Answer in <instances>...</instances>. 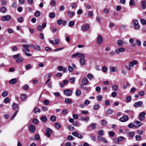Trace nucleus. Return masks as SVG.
<instances>
[{
    "label": "nucleus",
    "mask_w": 146,
    "mask_h": 146,
    "mask_svg": "<svg viewBox=\"0 0 146 146\" xmlns=\"http://www.w3.org/2000/svg\"><path fill=\"white\" fill-rule=\"evenodd\" d=\"M138 63V62L136 60H134L133 61L130 62L129 64V65L125 66V68L128 70H131V68L133 67L134 65H136Z\"/></svg>",
    "instance_id": "1"
},
{
    "label": "nucleus",
    "mask_w": 146,
    "mask_h": 146,
    "mask_svg": "<svg viewBox=\"0 0 146 146\" xmlns=\"http://www.w3.org/2000/svg\"><path fill=\"white\" fill-rule=\"evenodd\" d=\"M11 19V17L10 15H7L3 16L1 18V20L3 21H9Z\"/></svg>",
    "instance_id": "2"
},
{
    "label": "nucleus",
    "mask_w": 146,
    "mask_h": 146,
    "mask_svg": "<svg viewBox=\"0 0 146 146\" xmlns=\"http://www.w3.org/2000/svg\"><path fill=\"white\" fill-rule=\"evenodd\" d=\"M133 23L135 30H138L140 28L138 20L136 19L134 20L133 21Z\"/></svg>",
    "instance_id": "3"
},
{
    "label": "nucleus",
    "mask_w": 146,
    "mask_h": 146,
    "mask_svg": "<svg viewBox=\"0 0 146 146\" xmlns=\"http://www.w3.org/2000/svg\"><path fill=\"white\" fill-rule=\"evenodd\" d=\"M84 56V54L83 53H80L78 52L72 54V58H75L77 57L80 58Z\"/></svg>",
    "instance_id": "4"
},
{
    "label": "nucleus",
    "mask_w": 146,
    "mask_h": 146,
    "mask_svg": "<svg viewBox=\"0 0 146 146\" xmlns=\"http://www.w3.org/2000/svg\"><path fill=\"white\" fill-rule=\"evenodd\" d=\"M52 130L49 128H46V132L45 133L46 135L48 137H50V134L52 133Z\"/></svg>",
    "instance_id": "5"
},
{
    "label": "nucleus",
    "mask_w": 146,
    "mask_h": 146,
    "mask_svg": "<svg viewBox=\"0 0 146 146\" xmlns=\"http://www.w3.org/2000/svg\"><path fill=\"white\" fill-rule=\"evenodd\" d=\"M85 57V56L84 54V56H83L80 58L79 61L80 64L82 65H84L86 64V61L84 58Z\"/></svg>",
    "instance_id": "6"
},
{
    "label": "nucleus",
    "mask_w": 146,
    "mask_h": 146,
    "mask_svg": "<svg viewBox=\"0 0 146 146\" xmlns=\"http://www.w3.org/2000/svg\"><path fill=\"white\" fill-rule=\"evenodd\" d=\"M64 94L66 96H70L71 95L72 91L70 89H66L64 91Z\"/></svg>",
    "instance_id": "7"
},
{
    "label": "nucleus",
    "mask_w": 146,
    "mask_h": 146,
    "mask_svg": "<svg viewBox=\"0 0 146 146\" xmlns=\"http://www.w3.org/2000/svg\"><path fill=\"white\" fill-rule=\"evenodd\" d=\"M125 50V49L123 47H119L116 49L115 51V52L117 54H119L120 52H123Z\"/></svg>",
    "instance_id": "8"
},
{
    "label": "nucleus",
    "mask_w": 146,
    "mask_h": 146,
    "mask_svg": "<svg viewBox=\"0 0 146 146\" xmlns=\"http://www.w3.org/2000/svg\"><path fill=\"white\" fill-rule=\"evenodd\" d=\"M97 43L98 44H102L103 41V38L101 35L98 36L97 38Z\"/></svg>",
    "instance_id": "9"
},
{
    "label": "nucleus",
    "mask_w": 146,
    "mask_h": 146,
    "mask_svg": "<svg viewBox=\"0 0 146 146\" xmlns=\"http://www.w3.org/2000/svg\"><path fill=\"white\" fill-rule=\"evenodd\" d=\"M29 129L30 132L31 133L34 132L36 129L35 126L33 124H30L29 125Z\"/></svg>",
    "instance_id": "10"
},
{
    "label": "nucleus",
    "mask_w": 146,
    "mask_h": 146,
    "mask_svg": "<svg viewBox=\"0 0 146 146\" xmlns=\"http://www.w3.org/2000/svg\"><path fill=\"white\" fill-rule=\"evenodd\" d=\"M146 114V113L145 112H142L140 113L139 116V119L141 121L143 120L145 118V116Z\"/></svg>",
    "instance_id": "11"
},
{
    "label": "nucleus",
    "mask_w": 146,
    "mask_h": 146,
    "mask_svg": "<svg viewBox=\"0 0 146 146\" xmlns=\"http://www.w3.org/2000/svg\"><path fill=\"white\" fill-rule=\"evenodd\" d=\"M88 83V80L86 77H84L82 80V85L83 86L87 85Z\"/></svg>",
    "instance_id": "12"
},
{
    "label": "nucleus",
    "mask_w": 146,
    "mask_h": 146,
    "mask_svg": "<svg viewBox=\"0 0 146 146\" xmlns=\"http://www.w3.org/2000/svg\"><path fill=\"white\" fill-rule=\"evenodd\" d=\"M90 26L87 24L83 25L81 27V29L82 31L88 30L90 29Z\"/></svg>",
    "instance_id": "13"
},
{
    "label": "nucleus",
    "mask_w": 146,
    "mask_h": 146,
    "mask_svg": "<svg viewBox=\"0 0 146 146\" xmlns=\"http://www.w3.org/2000/svg\"><path fill=\"white\" fill-rule=\"evenodd\" d=\"M72 134L74 136L77 137L79 139H81L82 138V135L76 131L73 132L72 133Z\"/></svg>",
    "instance_id": "14"
},
{
    "label": "nucleus",
    "mask_w": 146,
    "mask_h": 146,
    "mask_svg": "<svg viewBox=\"0 0 146 146\" xmlns=\"http://www.w3.org/2000/svg\"><path fill=\"white\" fill-rule=\"evenodd\" d=\"M23 51L25 53L27 52H29L30 51L28 44H25L23 45Z\"/></svg>",
    "instance_id": "15"
},
{
    "label": "nucleus",
    "mask_w": 146,
    "mask_h": 146,
    "mask_svg": "<svg viewBox=\"0 0 146 146\" xmlns=\"http://www.w3.org/2000/svg\"><path fill=\"white\" fill-rule=\"evenodd\" d=\"M128 119V118L127 116L124 115L122 117L120 118L119 120L122 122H125L127 121Z\"/></svg>",
    "instance_id": "16"
},
{
    "label": "nucleus",
    "mask_w": 146,
    "mask_h": 146,
    "mask_svg": "<svg viewBox=\"0 0 146 146\" xmlns=\"http://www.w3.org/2000/svg\"><path fill=\"white\" fill-rule=\"evenodd\" d=\"M143 105V102L141 101H138L135 102L134 105V106L136 108L139 107Z\"/></svg>",
    "instance_id": "17"
},
{
    "label": "nucleus",
    "mask_w": 146,
    "mask_h": 146,
    "mask_svg": "<svg viewBox=\"0 0 146 146\" xmlns=\"http://www.w3.org/2000/svg\"><path fill=\"white\" fill-rule=\"evenodd\" d=\"M110 70L111 72H117L118 69L116 67L110 66Z\"/></svg>",
    "instance_id": "18"
},
{
    "label": "nucleus",
    "mask_w": 146,
    "mask_h": 146,
    "mask_svg": "<svg viewBox=\"0 0 146 146\" xmlns=\"http://www.w3.org/2000/svg\"><path fill=\"white\" fill-rule=\"evenodd\" d=\"M58 70L60 71H63L64 72H66L67 70L66 67H63L61 66H59L58 67Z\"/></svg>",
    "instance_id": "19"
},
{
    "label": "nucleus",
    "mask_w": 146,
    "mask_h": 146,
    "mask_svg": "<svg viewBox=\"0 0 146 146\" xmlns=\"http://www.w3.org/2000/svg\"><path fill=\"white\" fill-rule=\"evenodd\" d=\"M113 112V110L110 109H109L107 110L106 112V113L107 115H111Z\"/></svg>",
    "instance_id": "20"
},
{
    "label": "nucleus",
    "mask_w": 146,
    "mask_h": 146,
    "mask_svg": "<svg viewBox=\"0 0 146 146\" xmlns=\"http://www.w3.org/2000/svg\"><path fill=\"white\" fill-rule=\"evenodd\" d=\"M117 45L119 46H122L124 44V42L123 41L121 40H117Z\"/></svg>",
    "instance_id": "21"
},
{
    "label": "nucleus",
    "mask_w": 146,
    "mask_h": 146,
    "mask_svg": "<svg viewBox=\"0 0 146 146\" xmlns=\"http://www.w3.org/2000/svg\"><path fill=\"white\" fill-rule=\"evenodd\" d=\"M75 14V13L74 12H72L70 11H69L67 12L68 15L69 17H72Z\"/></svg>",
    "instance_id": "22"
},
{
    "label": "nucleus",
    "mask_w": 146,
    "mask_h": 146,
    "mask_svg": "<svg viewBox=\"0 0 146 146\" xmlns=\"http://www.w3.org/2000/svg\"><path fill=\"white\" fill-rule=\"evenodd\" d=\"M135 123L136 124L135 127H140L142 124L141 123L138 121H136L135 122Z\"/></svg>",
    "instance_id": "23"
},
{
    "label": "nucleus",
    "mask_w": 146,
    "mask_h": 146,
    "mask_svg": "<svg viewBox=\"0 0 146 146\" xmlns=\"http://www.w3.org/2000/svg\"><path fill=\"white\" fill-rule=\"evenodd\" d=\"M17 82V79L16 78H13L11 79L9 81V83L11 84H15Z\"/></svg>",
    "instance_id": "24"
},
{
    "label": "nucleus",
    "mask_w": 146,
    "mask_h": 146,
    "mask_svg": "<svg viewBox=\"0 0 146 146\" xmlns=\"http://www.w3.org/2000/svg\"><path fill=\"white\" fill-rule=\"evenodd\" d=\"M141 7L142 9H144L146 7V1L145 0L142 1L141 2Z\"/></svg>",
    "instance_id": "25"
},
{
    "label": "nucleus",
    "mask_w": 146,
    "mask_h": 146,
    "mask_svg": "<svg viewBox=\"0 0 146 146\" xmlns=\"http://www.w3.org/2000/svg\"><path fill=\"white\" fill-rule=\"evenodd\" d=\"M34 49L36 51H40L41 50V48L40 46L38 44H35L34 46Z\"/></svg>",
    "instance_id": "26"
},
{
    "label": "nucleus",
    "mask_w": 146,
    "mask_h": 146,
    "mask_svg": "<svg viewBox=\"0 0 146 146\" xmlns=\"http://www.w3.org/2000/svg\"><path fill=\"white\" fill-rule=\"evenodd\" d=\"M54 127L57 129H60L61 127L60 124L58 122L55 123L54 124Z\"/></svg>",
    "instance_id": "27"
},
{
    "label": "nucleus",
    "mask_w": 146,
    "mask_h": 146,
    "mask_svg": "<svg viewBox=\"0 0 146 146\" xmlns=\"http://www.w3.org/2000/svg\"><path fill=\"white\" fill-rule=\"evenodd\" d=\"M112 89L113 91H117L118 90V86L116 84H114L112 86Z\"/></svg>",
    "instance_id": "28"
},
{
    "label": "nucleus",
    "mask_w": 146,
    "mask_h": 146,
    "mask_svg": "<svg viewBox=\"0 0 146 146\" xmlns=\"http://www.w3.org/2000/svg\"><path fill=\"white\" fill-rule=\"evenodd\" d=\"M65 102L67 104H70L72 103V100L71 99H66L64 100Z\"/></svg>",
    "instance_id": "29"
},
{
    "label": "nucleus",
    "mask_w": 146,
    "mask_h": 146,
    "mask_svg": "<svg viewBox=\"0 0 146 146\" xmlns=\"http://www.w3.org/2000/svg\"><path fill=\"white\" fill-rule=\"evenodd\" d=\"M47 120V118L45 116H42L40 117V120L43 122H46Z\"/></svg>",
    "instance_id": "30"
},
{
    "label": "nucleus",
    "mask_w": 146,
    "mask_h": 146,
    "mask_svg": "<svg viewBox=\"0 0 146 146\" xmlns=\"http://www.w3.org/2000/svg\"><path fill=\"white\" fill-rule=\"evenodd\" d=\"M80 120L82 121H86V122H88L89 120V117H86V118L81 117L80 118Z\"/></svg>",
    "instance_id": "31"
},
{
    "label": "nucleus",
    "mask_w": 146,
    "mask_h": 146,
    "mask_svg": "<svg viewBox=\"0 0 146 146\" xmlns=\"http://www.w3.org/2000/svg\"><path fill=\"white\" fill-rule=\"evenodd\" d=\"M6 11L7 10L6 8L4 7H2L0 9V11L3 13H5Z\"/></svg>",
    "instance_id": "32"
},
{
    "label": "nucleus",
    "mask_w": 146,
    "mask_h": 146,
    "mask_svg": "<svg viewBox=\"0 0 146 146\" xmlns=\"http://www.w3.org/2000/svg\"><path fill=\"white\" fill-rule=\"evenodd\" d=\"M71 6L72 9H76L77 6V3H72L71 4Z\"/></svg>",
    "instance_id": "33"
},
{
    "label": "nucleus",
    "mask_w": 146,
    "mask_h": 146,
    "mask_svg": "<svg viewBox=\"0 0 146 146\" xmlns=\"http://www.w3.org/2000/svg\"><path fill=\"white\" fill-rule=\"evenodd\" d=\"M103 12L104 14H107L109 13V9H108L105 8L103 10Z\"/></svg>",
    "instance_id": "34"
},
{
    "label": "nucleus",
    "mask_w": 146,
    "mask_h": 146,
    "mask_svg": "<svg viewBox=\"0 0 146 146\" xmlns=\"http://www.w3.org/2000/svg\"><path fill=\"white\" fill-rule=\"evenodd\" d=\"M55 13L54 12H51L49 14V17L51 19L53 18L55 16Z\"/></svg>",
    "instance_id": "35"
},
{
    "label": "nucleus",
    "mask_w": 146,
    "mask_h": 146,
    "mask_svg": "<svg viewBox=\"0 0 146 146\" xmlns=\"http://www.w3.org/2000/svg\"><path fill=\"white\" fill-rule=\"evenodd\" d=\"M33 110L35 113H40V110L39 108L36 107L34 108Z\"/></svg>",
    "instance_id": "36"
},
{
    "label": "nucleus",
    "mask_w": 146,
    "mask_h": 146,
    "mask_svg": "<svg viewBox=\"0 0 146 146\" xmlns=\"http://www.w3.org/2000/svg\"><path fill=\"white\" fill-rule=\"evenodd\" d=\"M23 58L22 57H20L16 60V61L18 63H20L23 61Z\"/></svg>",
    "instance_id": "37"
},
{
    "label": "nucleus",
    "mask_w": 146,
    "mask_h": 146,
    "mask_svg": "<svg viewBox=\"0 0 146 146\" xmlns=\"http://www.w3.org/2000/svg\"><path fill=\"white\" fill-rule=\"evenodd\" d=\"M125 139V138L123 136H120L118 137L117 141H123Z\"/></svg>",
    "instance_id": "38"
},
{
    "label": "nucleus",
    "mask_w": 146,
    "mask_h": 146,
    "mask_svg": "<svg viewBox=\"0 0 146 146\" xmlns=\"http://www.w3.org/2000/svg\"><path fill=\"white\" fill-rule=\"evenodd\" d=\"M74 25V22L73 21H70L68 24V26L71 27L73 26Z\"/></svg>",
    "instance_id": "39"
},
{
    "label": "nucleus",
    "mask_w": 146,
    "mask_h": 146,
    "mask_svg": "<svg viewBox=\"0 0 146 146\" xmlns=\"http://www.w3.org/2000/svg\"><path fill=\"white\" fill-rule=\"evenodd\" d=\"M102 71L104 72H106L108 70V68L106 66H104L102 67Z\"/></svg>",
    "instance_id": "40"
},
{
    "label": "nucleus",
    "mask_w": 146,
    "mask_h": 146,
    "mask_svg": "<svg viewBox=\"0 0 146 146\" xmlns=\"http://www.w3.org/2000/svg\"><path fill=\"white\" fill-rule=\"evenodd\" d=\"M130 85L129 83L128 82H127L123 86V88L126 89L128 86H130Z\"/></svg>",
    "instance_id": "41"
},
{
    "label": "nucleus",
    "mask_w": 146,
    "mask_h": 146,
    "mask_svg": "<svg viewBox=\"0 0 146 146\" xmlns=\"http://www.w3.org/2000/svg\"><path fill=\"white\" fill-rule=\"evenodd\" d=\"M9 101L10 99L8 97H7L6 98H5L4 100V102L6 104L9 102Z\"/></svg>",
    "instance_id": "42"
},
{
    "label": "nucleus",
    "mask_w": 146,
    "mask_h": 146,
    "mask_svg": "<svg viewBox=\"0 0 146 146\" xmlns=\"http://www.w3.org/2000/svg\"><path fill=\"white\" fill-rule=\"evenodd\" d=\"M40 15V13L39 11H36L35 13V15L36 17H38Z\"/></svg>",
    "instance_id": "43"
},
{
    "label": "nucleus",
    "mask_w": 146,
    "mask_h": 146,
    "mask_svg": "<svg viewBox=\"0 0 146 146\" xmlns=\"http://www.w3.org/2000/svg\"><path fill=\"white\" fill-rule=\"evenodd\" d=\"M101 124L103 126H106L107 124V122L106 120L103 119L101 121Z\"/></svg>",
    "instance_id": "44"
},
{
    "label": "nucleus",
    "mask_w": 146,
    "mask_h": 146,
    "mask_svg": "<svg viewBox=\"0 0 146 146\" xmlns=\"http://www.w3.org/2000/svg\"><path fill=\"white\" fill-rule=\"evenodd\" d=\"M18 105L16 103H13L12 105V108L13 109H15L18 107Z\"/></svg>",
    "instance_id": "45"
},
{
    "label": "nucleus",
    "mask_w": 146,
    "mask_h": 146,
    "mask_svg": "<svg viewBox=\"0 0 146 146\" xmlns=\"http://www.w3.org/2000/svg\"><path fill=\"white\" fill-rule=\"evenodd\" d=\"M21 100L22 101H24L27 99L26 96L25 94H22L21 96Z\"/></svg>",
    "instance_id": "46"
},
{
    "label": "nucleus",
    "mask_w": 146,
    "mask_h": 146,
    "mask_svg": "<svg viewBox=\"0 0 146 146\" xmlns=\"http://www.w3.org/2000/svg\"><path fill=\"white\" fill-rule=\"evenodd\" d=\"M50 119L51 121H56V118L55 116L52 115L50 117Z\"/></svg>",
    "instance_id": "47"
},
{
    "label": "nucleus",
    "mask_w": 146,
    "mask_h": 146,
    "mask_svg": "<svg viewBox=\"0 0 146 146\" xmlns=\"http://www.w3.org/2000/svg\"><path fill=\"white\" fill-rule=\"evenodd\" d=\"M135 139L137 141H140L141 139V137L139 135H136L135 136Z\"/></svg>",
    "instance_id": "48"
},
{
    "label": "nucleus",
    "mask_w": 146,
    "mask_h": 146,
    "mask_svg": "<svg viewBox=\"0 0 146 146\" xmlns=\"http://www.w3.org/2000/svg\"><path fill=\"white\" fill-rule=\"evenodd\" d=\"M8 94V92L6 91H4L2 94V96L4 97L6 96Z\"/></svg>",
    "instance_id": "49"
},
{
    "label": "nucleus",
    "mask_w": 146,
    "mask_h": 146,
    "mask_svg": "<svg viewBox=\"0 0 146 146\" xmlns=\"http://www.w3.org/2000/svg\"><path fill=\"white\" fill-rule=\"evenodd\" d=\"M145 92L143 91H141L139 92L138 93L139 95L140 96H143L145 95Z\"/></svg>",
    "instance_id": "50"
},
{
    "label": "nucleus",
    "mask_w": 146,
    "mask_h": 146,
    "mask_svg": "<svg viewBox=\"0 0 146 146\" xmlns=\"http://www.w3.org/2000/svg\"><path fill=\"white\" fill-rule=\"evenodd\" d=\"M32 122L35 124H37L38 123L39 121L37 119L35 118L33 119Z\"/></svg>",
    "instance_id": "51"
},
{
    "label": "nucleus",
    "mask_w": 146,
    "mask_h": 146,
    "mask_svg": "<svg viewBox=\"0 0 146 146\" xmlns=\"http://www.w3.org/2000/svg\"><path fill=\"white\" fill-rule=\"evenodd\" d=\"M99 108L100 105L98 104L95 105L94 107V109L96 110H98Z\"/></svg>",
    "instance_id": "52"
},
{
    "label": "nucleus",
    "mask_w": 146,
    "mask_h": 146,
    "mask_svg": "<svg viewBox=\"0 0 146 146\" xmlns=\"http://www.w3.org/2000/svg\"><path fill=\"white\" fill-rule=\"evenodd\" d=\"M93 76L90 74H88L87 75V77H88V78L90 80H91L92 79Z\"/></svg>",
    "instance_id": "53"
},
{
    "label": "nucleus",
    "mask_w": 146,
    "mask_h": 146,
    "mask_svg": "<svg viewBox=\"0 0 146 146\" xmlns=\"http://www.w3.org/2000/svg\"><path fill=\"white\" fill-rule=\"evenodd\" d=\"M81 94V92L79 90H76V94L77 96H79Z\"/></svg>",
    "instance_id": "54"
},
{
    "label": "nucleus",
    "mask_w": 146,
    "mask_h": 146,
    "mask_svg": "<svg viewBox=\"0 0 146 146\" xmlns=\"http://www.w3.org/2000/svg\"><path fill=\"white\" fill-rule=\"evenodd\" d=\"M23 21V19L22 17H20L17 19V21L19 22H22Z\"/></svg>",
    "instance_id": "55"
},
{
    "label": "nucleus",
    "mask_w": 146,
    "mask_h": 146,
    "mask_svg": "<svg viewBox=\"0 0 146 146\" xmlns=\"http://www.w3.org/2000/svg\"><path fill=\"white\" fill-rule=\"evenodd\" d=\"M140 22L143 25L146 24V21L144 19H142L140 20Z\"/></svg>",
    "instance_id": "56"
},
{
    "label": "nucleus",
    "mask_w": 146,
    "mask_h": 146,
    "mask_svg": "<svg viewBox=\"0 0 146 146\" xmlns=\"http://www.w3.org/2000/svg\"><path fill=\"white\" fill-rule=\"evenodd\" d=\"M96 123H92L90 125V126L93 129H95L96 127Z\"/></svg>",
    "instance_id": "57"
},
{
    "label": "nucleus",
    "mask_w": 146,
    "mask_h": 146,
    "mask_svg": "<svg viewBox=\"0 0 146 146\" xmlns=\"http://www.w3.org/2000/svg\"><path fill=\"white\" fill-rule=\"evenodd\" d=\"M97 98L98 100L101 101L102 99V96L100 95H98L97 97Z\"/></svg>",
    "instance_id": "58"
},
{
    "label": "nucleus",
    "mask_w": 146,
    "mask_h": 146,
    "mask_svg": "<svg viewBox=\"0 0 146 146\" xmlns=\"http://www.w3.org/2000/svg\"><path fill=\"white\" fill-rule=\"evenodd\" d=\"M72 117L75 119H78L79 118V116L76 114H74L72 115Z\"/></svg>",
    "instance_id": "59"
},
{
    "label": "nucleus",
    "mask_w": 146,
    "mask_h": 146,
    "mask_svg": "<svg viewBox=\"0 0 146 146\" xmlns=\"http://www.w3.org/2000/svg\"><path fill=\"white\" fill-rule=\"evenodd\" d=\"M104 131L102 130H100L98 131V134L100 135H102L104 134Z\"/></svg>",
    "instance_id": "60"
},
{
    "label": "nucleus",
    "mask_w": 146,
    "mask_h": 146,
    "mask_svg": "<svg viewBox=\"0 0 146 146\" xmlns=\"http://www.w3.org/2000/svg\"><path fill=\"white\" fill-rule=\"evenodd\" d=\"M68 129L70 131H73L74 130V127L72 125H68Z\"/></svg>",
    "instance_id": "61"
},
{
    "label": "nucleus",
    "mask_w": 146,
    "mask_h": 146,
    "mask_svg": "<svg viewBox=\"0 0 146 146\" xmlns=\"http://www.w3.org/2000/svg\"><path fill=\"white\" fill-rule=\"evenodd\" d=\"M63 22V21L62 20L59 19L57 23L58 25H60L62 24Z\"/></svg>",
    "instance_id": "62"
},
{
    "label": "nucleus",
    "mask_w": 146,
    "mask_h": 146,
    "mask_svg": "<svg viewBox=\"0 0 146 146\" xmlns=\"http://www.w3.org/2000/svg\"><path fill=\"white\" fill-rule=\"evenodd\" d=\"M23 90H27L29 88V86L27 85H24L23 87Z\"/></svg>",
    "instance_id": "63"
},
{
    "label": "nucleus",
    "mask_w": 146,
    "mask_h": 146,
    "mask_svg": "<svg viewBox=\"0 0 146 146\" xmlns=\"http://www.w3.org/2000/svg\"><path fill=\"white\" fill-rule=\"evenodd\" d=\"M129 135L130 137H132L134 136L135 133L133 131L130 132L129 133Z\"/></svg>",
    "instance_id": "64"
}]
</instances>
